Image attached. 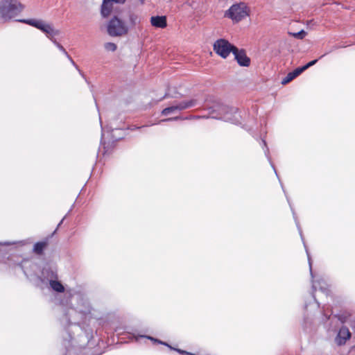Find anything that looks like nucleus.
<instances>
[{
	"label": "nucleus",
	"instance_id": "nucleus-1",
	"mask_svg": "<svg viewBox=\"0 0 355 355\" xmlns=\"http://www.w3.org/2000/svg\"><path fill=\"white\" fill-rule=\"evenodd\" d=\"M24 9L19 0L0 1V20L7 22L17 16Z\"/></svg>",
	"mask_w": 355,
	"mask_h": 355
},
{
	"label": "nucleus",
	"instance_id": "nucleus-2",
	"mask_svg": "<svg viewBox=\"0 0 355 355\" xmlns=\"http://www.w3.org/2000/svg\"><path fill=\"white\" fill-rule=\"evenodd\" d=\"M250 8L244 2L234 3L224 13V17L231 19L234 23H239L250 16Z\"/></svg>",
	"mask_w": 355,
	"mask_h": 355
},
{
	"label": "nucleus",
	"instance_id": "nucleus-3",
	"mask_svg": "<svg viewBox=\"0 0 355 355\" xmlns=\"http://www.w3.org/2000/svg\"><path fill=\"white\" fill-rule=\"evenodd\" d=\"M19 21L27 24L40 30L45 33L46 36L51 42L55 40V37L60 34V30L55 29L51 24L46 23L42 19H21L19 20Z\"/></svg>",
	"mask_w": 355,
	"mask_h": 355
},
{
	"label": "nucleus",
	"instance_id": "nucleus-4",
	"mask_svg": "<svg viewBox=\"0 0 355 355\" xmlns=\"http://www.w3.org/2000/svg\"><path fill=\"white\" fill-rule=\"evenodd\" d=\"M107 34L111 37H121L129 32V26L117 16H114L107 23Z\"/></svg>",
	"mask_w": 355,
	"mask_h": 355
},
{
	"label": "nucleus",
	"instance_id": "nucleus-5",
	"mask_svg": "<svg viewBox=\"0 0 355 355\" xmlns=\"http://www.w3.org/2000/svg\"><path fill=\"white\" fill-rule=\"evenodd\" d=\"M198 104V101L196 98L182 101L180 103H175L173 105L164 109L162 111V114L167 116L171 114H174L177 112H180L188 108L195 107Z\"/></svg>",
	"mask_w": 355,
	"mask_h": 355
},
{
	"label": "nucleus",
	"instance_id": "nucleus-6",
	"mask_svg": "<svg viewBox=\"0 0 355 355\" xmlns=\"http://www.w3.org/2000/svg\"><path fill=\"white\" fill-rule=\"evenodd\" d=\"M214 51L223 58H227L230 53L236 50V46L225 39L217 40L213 46Z\"/></svg>",
	"mask_w": 355,
	"mask_h": 355
},
{
	"label": "nucleus",
	"instance_id": "nucleus-7",
	"mask_svg": "<svg viewBox=\"0 0 355 355\" xmlns=\"http://www.w3.org/2000/svg\"><path fill=\"white\" fill-rule=\"evenodd\" d=\"M235 60L238 64L242 67H248L250 64V59L247 56L243 49H239L236 47V50L233 51Z\"/></svg>",
	"mask_w": 355,
	"mask_h": 355
},
{
	"label": "nucleus",
	"instance_id": "nucleus-8",
	"mask_svg": "<svg viewBox=\"0 0 355 355\" xmlns=\"http://www.w3.org/2000/svg\"><path fill=\"white\" fill-rule=\"evenodd\" d=\"M350 336L351 334L349 329L345 327H343L342 328L340 329L338 331V336L336 338V341L338 345H341L344 344L346 342V340L350 338Z\"/></svg>",
	"mask_w": 355,
	"mask_h": 355
},
{
	"label": "nucleus",
	"instance_id": "nucleus-9",
	"mask_svg": "<svg viewBox=\"0 0 355 355\" xmlns=\"http://www.w3.org/2000/svg\"><path fill=\"white\" fill-rule=\"evenodd\" d=\"M150 23L154 27L164 28L167 26L166 17L165 16L151 17Z\"/></svg>",
	"mask_w": 355,
	"mask_h": 355
},
{
	"label": "nucleus",
	"instance_id": "nucleus-10",
	"mask_svg": "<svg viewBox=\"0 0 355 355\" xmlns=\"http://www.w3.org/2000/svg\"><path fill=\"white\" fill-rule=\"evenodd\" d=\"M113 10V3L109 0H103L101 6V14L103 17H107Z\"/></svg>",
	"mask_w": 355,
	"mask_h": 355
},
{
	"label": "nucleus",
	"instance_id": "nucleus-11",
	"mask_svg": "<svg viewBox=\"0 0 355 355\" xmlns=\"http://www.w3.org/2000/svg\"><path fill=\"white\" fill-rule=\"evenodd\" d=\"M141 23L140 16L134 12H130L128 15V24L130 26L133 27L139 25Z\"/></svg>",
	"mask_w": 355,
	"mask_h": 355
},
{
	"label": "nucleus",
	"instance_id": "nucleus-12",
	"mask_svg": "<svg viewBox=\"0 0 355 355\" xmlns=\"http://www.w3.org/2000/svg\"><path fill=\"white\" fill-rule=\"evenodd\" d=\"M49 284L51 288L56 292L62 293L64 291L63 285L57 280H50Z\"/></svg>",
	"mask_w": 355,
	"mask_h": 355
},
{
	"label": "nucleus",
	"instance_id": "nucleus-13",
	"mask_svg": "<svg viewBox=\"0 0 355 355\" xmlns=\"http://www.w3.org/2000/svg\"><path fill=\"white\" fill-rule=\"evenodd\" d=\"M56 46L57 48L60 51H62L66 56L67 58L70 60V62H71V64L76 67V68L78 69V67L77 65L75 64V62H73V60H72V58L70 57V55L68 54V53L66 51L65 49L62 46V45H61L56 40H54L53 42H52Z\"/></svg>",
	"mask_w": 355,
	"mask_h": 355
},
{
	"label": "nucleus",
	"instance_id": "nucleus-14",
	"mask_svg": "<svg viewBox=\"0 0 355 355\" xmlns=\"http://www.w3.org/2000/svg\"><path fill=\"white\" fill-rule=\"evenodd\" d=\"M45 246H46V243H43V242L37 243L34 245L33 250H34V252L35 253L40 254H41L43 252Z\"/></svg>",
	"mask_w": 355,
	"mask_h": 355
},
{
	"label": "nucleus",
	"instance_id": "nucleus-15",
	"mask_svg": "<svg viewBox=\"0 0 355 355\" xmlns=\"http://www.w3.org/2000/svg\"><path fill=\"white\" fill-rule=\"evenodd\" d=\"M104 48L107 51L114 52L116 50L117 46L113 42H106L104 44Z\"/></svg>",
	"mask_w": 355,
	"mask_h": 355
},
{
	"label": "nucleus",
	"instance_id": "nucleus-16",
	"mask_svg": "<svg viewBox=\"0 0 355 355\" xmlns=\"http://www.w3.org/2000/svg\"><path fill=\"white\" fill-rule=\"evenodd\" d=\"M290 34L292 35L294 37L297 38V39H303L306 35V33L304 30H302L297 33H290Z\"/></svg>",
	"mask_w": 355,
	"mask_h": 355
},
{
	"label": "nucleus",
	"instance_id": "nucleus-17",
	"mask_svg": "<svg viewBox=\"0 0 355 355\" xmlns=\"http://www.w3.org/2000/svg\"><path fill=\"white\" fill-rule=\"evenodd\" d=\"M304 71H305V69H304V67H298V68L295 69L294 71H293L291 73H292L293 77L296 78L300 74H301Z\"/></svg>",
	"mask_w": 355,
	"mask_h": 355
},
{
	"label": "nucleus",
	"instance_id": "nucleus-18",
	"mask_svg": "<svg viewBox=\"0 0 355 355\" xmlns=\"http://www.w3.org/2000/svg\"><path fill=\"white\" fill-rule=\"evenodd\" d=\"M295 78L293 77V75L292 73L290 72L288 73V75L286 76V77H285L282 80V83L283 85H286L287 83H288L289 82H291L292 80H293Z\"/></svg>",
	"mask_w": 355,
	"mask_h": 355
},
{
	"label": "nucleus",
	"instance_id": "nucleus-19",
	"mask_svg": "<svg viewBox=\"0 0 355 355\" xmlns=\"http://www.w3.org/2000/svg\"><path fill=\"white\" fill-rule=\"evenodd\" d=\"M318 62V60H312L309 62H308L306 64H305L304 67V69L306 70L308 68H309L310 67L314 65L316 62Z\"/></svg>",
	"mask_w": 355,
	"mask_h": 355
},
{
	"label": "nucleus",
	"instance_id": "nucleus-20",
	"mask_svg": "<svg viewBox=\"0 0 355 355\" xmlns=\"http://www.w3.org/2000/svg\"><path fill=\"white\" fill-rule=\"evenodd\" d=\"M113 4L115 3H121L123 4L125 2V0H109Z\"/></svg>",
	"mask_w": 355,
	"mask_h": 355
},
{
	"label": "nucleus",
	"instance_id": "nucleus-21",
	"mask_svg": "<svg viewBox=\"0 0 355 355\" xmlns=\"http://www.w3.org/2000/svg\"><path fill=\"white\" fill-rule=\"evenodd\" d=\"M146 338H148V339H150V340H153L154 342H157V343H160V344H163V345H167V344H166L165 343H163V342L159 341V340H157V339H155V338H153V337H150V336H146Z\"/></svg>",
	"mask_w": 355,
	"mask_h": 355
},
{
	"label": "nucleus",
	"instance_id": "nucleus-22",
	"mask_svg": "<svg viewBox=\"0 0 355 355\" xmlns=\"http://www.w3.org/2000/svg\"><path fill=\"white\" fill-rule=\"evenodd\" d=\"M307 255H308V258H309V268H310L311 275V276H313V273H312V268H311V259H310L309 255V254H308V253H307Z\"/></svg>",
	"mask_w": 355,
	"mask_h": 355
},
{
	"label": "nucleus",
	"instance_id": "nucleus-23",
	"mask_svg": "<svg viewBox=\"0 0 355 355\" xmlns=\"http://www.w3.org/2000/svg\"><path fill=\"white\" fill-rule=\"evenodd\" d=\"M178 119V117L169 118V119H164L162 121H173V120H177Z\"/></svg>",
	"mask_w": 355,
	"mask_h": 355
},
{
	"label": "nucleus",
	"instance_id": "nucleus-24",
	"mask_svg": "<svg viewBox=\"0 0 355 355\" xmlns=\"http://www.w3.org/2000/svg\"><path fill=\"white\" fill-rule=\"evenodd\" d=\"M313 288L314 290H316V285H315V282H313Z\"/></svg>",
	"mask_w": 355,
	"mask_h": 355
},
{
	"label": "nucleus",
	"instance_id": "nucleus-25",
	"mask_svg": "<svg viewBox=\"0 0 355 355\" xmlns=\"http://www.w3.org/2000/svg\"><path fill=\"white\" fill-rule=\"evenodd\" d=\"M105 133L103 131V133H102V139L105 137Z\"/></svg>",
	"mask_w": 355,
	"mask_h": 355
},
{
	"label": "nucleus",
	"instance_id": "nucleus-26",
	"mask_svg": "<svg viewBox=\"0 0 355 355\" xmlns=\"http://www.w3.org/2000/svg\"><path fill=\"white\" fill-rule=\"evenodd\" d=\"M225 119H226V120H227V121H231V120H232V119H231L230 118H229V117H226V118H225Z\"/></svg>",
	"mask_w": 355,
	"mask_h": 355
},
{
	"label": "nucleus",
	"instance_id": "nucleus-27",
	"mask_svg": "<svg viewBox=\"0 0 355 355\" xmlns=\"http://www.w3.org/2000/svg\"><path fill=\"white\" fill-rule=\"evenodd\" d=\"M113 139H115V140H118V139H119L120 138H119V137H114Z\"/></svg>",
	"mask_w": 355,
	"mask_h": 355
},
{
	"label": "nucleus",
	"instance_id": "nucleus-28",
	"mask_svg": "<svg viewBox=\"0 0 355 355\" xmlns=\"http://www.w3.org/2000/svg\"><path fill=\"white\" fill-rule=\"evenodd\" d=\"M63 220H64V218H63L62 220H61V221H60V223H59L58 226H59V225H60V224L63 222Z\"/></svg>",
	"mask_w": 355,
	"mask_h": 355
},
{
	"label": "nucleus",
	"instance_id": "nucleus-29",
	"mask_svg": "<svg viewBox=\"0 0 355 355\" xmlns=\"http://www.w3.org/2000/svg\"><path fill=\"white\" fill-rule=\"evenodd\" d=\"M263 144L266 146V141H263Z\"/></svg>",
	"mask_w": 355,
	"mask_h": 355
}]
</instances>
